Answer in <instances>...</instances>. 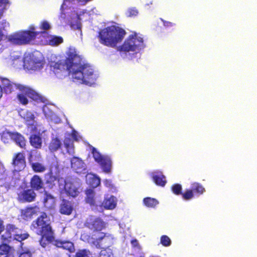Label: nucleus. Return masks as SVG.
<instances>
[{
    "mask_svg": "<svg viewBox=\"0 0 257 257\" xmlns=\"http://www.w3.org/2000/svg\"><path fill=\"white\" fill-rule=\"evenodd\" d=\"M181 195L183 199L185 200H189L194 197V194L191 189L186 190L184 193L182 192Z\"/></svg>",
    "mask_w": 257,
    "mask_h": 257,
    "instance_id": "obj_34",
    "label": "nucleus"
},
{
    "mask_svg": "<svg viewBox=\"0 0 257 257\" xmlns=\"http://www.w3.org/2000/svg\"><path fill=\"white\" fill-rule=\"evenodd\" d=\"M66 54L65 59L50 62L51 70L55 75L62 79L71 74L74 82L89 85L94 83L96 76L93 68L82 62V56L77 49L70 47Z\"/></svg>",
    "mask_w": 257,
    "mask_h": 257,
    "instance_id": "obj_1",
    "label": "nucleus"
},
{
    "mask_svg": "<svg viewBox=\"0 0 257 257\" xmlns=\"http://www.w3.org/2000/svg\"><path fill=\"white\" fill-rule=\"evenodd\" d=\"M5 134H3V135L2 136V139H3V140H4V139H5ZM4 142H5V140H4Z\"/></svg>",
    "mask_w": 257,
    "mask_h": 257,
    "instance_id": "obj_53",
    "label": "nucleus"
},
{
    "mask_svg": "<svg viewBox=\"0 0 257 257\" xmlns=\"http://www.w3.org/2000/svg\"><path fill=\"white\" fill-rule=\"evenodd\" d=\"M49 42L52 45H59L63 42V39L60 36H53L49 40Z\"/></svg>",
    "mask_w": 257,
    "mask_h": 257,
    "instance_id": "obj_36",
    "label": "nucleus"
},
{
    "mask_svg": "<svg viewBox=\"0 0 257 257\" xmlns=\"http://www.w3.org/2000/svg\"><path fill=\"white\" fill-rule=\"evenodd\" d=\"M91 153L95 161L97 162L103 172L105 173H109L111 169V160L107 156L101 155L95 148L91 147Z\"/></svg>",
    "mask_w": 257,
    "mask_h": 257,
    "instance_id": "obj_9",
    "label": "nucleus"
},
{
    "mask_svg": "<svg viewBox=\"0 0 257 257\" xmlns=\"http://www.w3.org/2000/svg\"><path fill=\"white\" fill-rule=\"evenodd\" d=\"M50 28L49 24L47 21H43L41 25V29L43 30H48Z\"/></svg>",
    "mask_w": 257,
    "mask_h": 257,
    "instance_id": "obj_41",
    "label": "nucleus"
},
{
    "mask_svg": "<svg viewBox=\"0 0 257 257\" xmlns=\"http://www.w3.org/2000/svg\"><path fill=\"white\" fill-rule=\"evenodd\" d=\"M3 36H4V34L3 33L2 30L0 29V41H1L2 40Z\"/></svg>",
    "mask_w": 257,
    "mask_h": 257,
    "instance_id": "obj_52",
    "label": "nucleus"
},
{
    "mask_svg": "<svg viewBox=\"0 0 257 257\" xmlns=\"http://www.w3.org/2000/svg\"><path fill=\"white\" fill-rule=\"evenodd\" d=\"M71 136H72V137L73 138L74 140L78 141L77 134V132L73 130L72 131V134H71Z\"/></svg>",
    "mask_w": 257,
    "mask_h": 257,
    "instance_id": "obj_47",
    "label": "nucleus"
},
{
    "mask_svg": "<svg viewBox=\"0 0 257 257\" xmlns=\"http://www.w3.org/2000/svg\"><path fill=\"white\" fill-rule=\"evenodd\" d=\"M5 230L4 221L0 218V234Z\"/></svg>",
    "mask_w": 257,
    "mask_h": 257,
    "instance_id": "obj_46",
    "label": "nucleus"
},
{
    "mask_svg": "<svg viewBox=\"0 0 257 257\" xmlns=\"http://www.w3.org/2000/svg\"><path fill=\"white\" fill-rule=\"evenodd\" d=\"M143 203L148 208H155L159 204V201L155 198L148 197L144 198Z\"/></svg>",
    "mask_w": 257,
    "mask_h": 257,
    "instance_id": "obj_28",
    "label": "nucleus"
},
{
    "mask_svg": "<svg viewBox=\"0 0 257 257\" xmlns=\"http://www.w3.org/2000/svg\"><path fill=\"white\" fill-rule=\"evenodd\" d=\"M61 142L58 138H53L49 145V149L51 152H56L61 148Z\"/></svg>",
    "mask_w": 257,
    "mask_h": 257,
    "instance_id": "obj_24",
    "label": "nucleus"
},
{
    "mask_svg": "<svg viewBox=\"0 0 257 257\" xmlns=\"http://www.w3.org/2000/svg\"><path fill=\"white\" fill-rule=\"evenodd\" d=\"M10 138L22 149H25L26 145V140L25 137L20 133L18 132H8L6 133Z\"/></svg>",
    "mask_w": 257,
    "mask_h": 257,
    "instance_id": "obj_13",
    "label": "nucleus"
},
{
    "mask_svg": "<svg viewBox=\"0 0 257 257\" xmlns=\"http://www.w3.org/2000/svg\"><path fill=\"white\" fill-rule=\"evenodd\" d=\"M35 119V115L32 113H27L26 120L27 121H33Z\"/></svg>",
    "mask_w": 257,
    "mask_h": 257,
    "instance_id": "obj_43",
    "label": "nucleus"
},
{
    "mask_svg": "<svg viewBox=\"0 0 257 257\" xmlns=\"http://www.w3.org/2000/svg\"><path fill=\"white\" fill-rule=\"evenodd\" d=\"M90 236L89 234L85 233L81 235V239L84 241H88V239L90 238Z\"/></svg>",
    "mask_w": 257,
    "mask_h": 257,
    "instance_id": "obj_44",
    "label": "nucleus"
},
{
    "mask_svg": "<svg viewBox=\"0 0 257 257\" xmlns=\"http://www.w3.org/2000/svg\"><path fill=\"white\" fill-rule=\"evenodd\" d=\"M8 2V0H0V7L6 5Z\"/></svg>",
    "mask_w": 257,
    "mask_h": 257,
    "instance_id": "obj_48",
    "label": "nucleus"
},
{
    "mask_svg": "<svg viewBox=\"0 0 257 257\" xmlns=\"http://www.w3.org/2000/svg\"><path fill=\"white\" fill-rule=\"evenodd\" d=\"M138 14V11L136 8H129L126 12V16L128 17H135Z\"/></svg>",
    "mask_w": 257,
    "mask_h": 257,
    "instance_id": "obj_37",
    "label": "nucleus"
},
{
    "mask_svg": "<svg viewBox=\"0 0 257 257\" xmlns=\"http://www.w3.org/2000/svg\"><path fill=\"white\" fill-rule=\"evenodd\" d=\"M64 190L68 196L75 197L78 195L79 191L78 188L71 182H68L65 184Z\"/></svg>",
    "mask_w": 257,
    "mask_h": 257,
    "instance_id": "obj_19",
    "label": "nucleus"
},
{
    "mask_svg": "<svg viewBox=\"0 0 257 257\" xmlns=\"http://www.w3.org/2000/svg\"><path fill=\"white\" fill-rule=\"evenodd\" d=\"M31 188L35 190L39 191L44 188V183L42 178L38 175H34L30 181Z\"/></svg>",
    "mask_w": 257,
    "mask_h": 257,
    "instance_id": "obj_14",
    "label": "nucleus"
},
{
    "mask_svg": "<svg viewBox=\"0 0 257 257\" xmlns=\"http://www.w3.org/2000/svg\"><path fill=\"white\" fill-rule=\"evenodd\" d=\"M4 257H15L14 252L5 255Z\"/></svg>",
    "mask_w": 257,
    "mask_h": 257,
    "instance_id": "obj_50",
    "label": "nucleus"
},
{
    "mask_svg": "<svg viewBox=\"0 0 257 257\" xmlns=\"http://www.w3.org/2000/svg\"><path fill=\"white\" fill-rule=\"evenodd\" d=\"M131 244L133 247H140L138 241L136 239H134L131 240Z\"/></svg>",
    "mask_w": 257,
    "mask_h": 257,
    "instance_id": "obj_45",
    "label": "nucleus"
},
{
    "mask_svg": "<svg viewBox=\"0 0 257 257\" xmlns=\"http://www.w3.org/2000/svg\"><path fill=\"white\" fill-rule=\"evenodd\" d=\"M57 179V176L54 174L51 166L48 172L45 174V183L48 185H54Z\"/></svg>",
    "mask_w": 257,
    "mask_h": 257,
    "instance_id": "obj_22",
    "label": "nucleus"
},
{
    "mask_svg": "<svg viewBox=\"0 0 257 257\" xmlns=\"http://www.w3.org/2000/svg\"><path fill=\"white\" fill-rule=\"evenodd\" d=\"M32 225L36 230L37 234L41 236L39 241L42 247H45L48 243H52L56 247L62 248L70 253L75 251L74 245L72 241L55 239L54 231L46 213L42 212L41 215L33 221Z\"/></svg>",
    "mask_w": 257,
    "mask_h": 257,
    "instance_id": "obj_2",
    "label": "nucleus"
},
{
    "mask_svg": "<svg viewBox=\"0 0 257 257\" xmlns=\"http://www.w3.org/2000/svg\"><path fill=\"white\" fill-rule=\"evenodd\" d=\"M24 67L32 70H38L43 67L44 63L42 60L38 58L34 55H29L24 58Z\"/></svg>",
    "mask_w": 257,
    "mask_h": 257,
    "instance_id": "obj_11",
    "label": "nucleus"
},
{
    "mask_svg": "<svg viewBox=\"0 0 257 257\" xmlns=\"http://www.w3.org/2000/svg\"><path fill=\"white\" fill-rule=\"evenodd\" d=\"M152 178L153 181L158 186L164 187L167 183L165 176L162 172L157 173V174L152 175Z\"/></svg>",
    "mask_w": 257,
    "mask_h": 257,
    "instance_id": "obj_20",
    "label": "nucleus"
},
{
    "mask_svg": "<svg viewBox=\"0 0 257 257\" xmlns=\"http://www.w3.org/2000/svg\"><path fill=\"white\" fill-rule=\"evenodd\" d=\"M160 243L164 246H169L171 245V240L167 235H163L161 236Z\"/></svg>",
    "mask_w": 257,
    "mask_h": 257,
    "instance_id": "obj_35",
    "label": "nucleus"
},
{
    "mask_svg": "<svg viewBox=\"0 0 257 257\" xmlns=\"http://www.w3.org/2000/svg\"><path fill=\"white\" fill-rule=\"evenodd\" d=\"M31 165L33 171L36 173H42L46 170L43 165L38 162L33 163Z\"/></svg>",
    "mask_w": 257,
    "mask_h": 257,
    "instance_id": "obj_30",
    "label": "nucleus"
},
{
    "mask_svg": "<svg viewBox=\"0 0 257 257\" xmlns=\"http://www.w3.org/2000/svg\"><path fill=\"white\" fill-rule=\"evenodd\" d=\"M71 165L72 169L76 172H80V169L84 168V163L81 159L74 157L71 160Z\"/></svg>",
    "mask_w": 257,
    "mask_h": 257,
    "instance_id": "obj_21",
    "label": "nucleus"
},
{
    "mask_svg": "<svg viewBox=\"0 0 257 257\" xmlns=\"http://www.w3.org/2000/svg\"><path fill=\"white\" fill-rule=\"evenodd\" d=\"M73 206L70 201L63 199L60 205L59 212L64 215H70L73 211Z\"/></svg>",
    "mask_w": 257,
    "mask_h": 257,
    "instance_id": "obj_16",
    "label": "nucleus"
},
{
    "mask_svg": "<svg viewBox=\"0 0 257 257\" xmlns=\"http://www.w3.org/2000/svg\"><path fill=\"white\" fill-rule=\"evenodd\" d=\"M191 189L192 190L193 194L200 195L202 194L205 189L203 186L198 182H194L191 184Z\"/></svg>",
    "mask_w": 257,
    "mask_h": 257,
    "instance_id": "obj_26",
    "label": "nucleus"
},
{
    "mask_svg": "<svg viewBox=\"0 0 257 257\" xmlns=\"http://www.w3.org/2000/svg\"><path fill=\"white\" fill-rule=\"evenodd\" d=\"M4 92L3 86L0 85V98L2 97L3 92Z\"/></svg>",
    "mask_w": 257,
    "mask_h": 257,
    "instance_id": "obj_49",
    "label": "nucleus"
},
{
    "mask_svg": "<svg viewBox=\"0 0 257 257\" xmlns=\"http://www.w3.org/2000/svg\"><path fill=\"white\" fill-rule=\"evenodd\" d=\"M39 34V32L33 31H21L9 36L8 40L13 44L25 45L34 41Z\"/></svg>",
    "mask_w": 257,
    "mask_h": 257,
    "instance_id": "obj_7",
    "label": "nucleus"
},
{
    "mask_svg": "<svg viewBox=\"0 0 257 257\" xmlns=\"http://www.w3.org/2000/svg\"><path fill=\"white\" fill-rule=\"evenodd\" d=\"M8 243L3 242L0 244V255H6L14 252Z\"/></svg>",
    "mask_w": 257,
    "mask_h": 257,
    "instance_id": "obj_29",
    "label": "nucleus"
},
{
    "mask_svg": "<svg viewBox=\"0 0 257 257\" xmlns=\"http://www.w3.org/2000/svg\"><path fill=\"white\" fill-rule=\"evenodd\" d=\"M38 209L39 207L36 206L27 207L24 209L21 210V216L26 220L31 218L34 215L37 214V210Z\"/></svg>",
    "mask_w": 257,
    "mask_h": 257,
    "instance_id": "obj_17",
    "label": "nucleus"
},
{
    "mask_svg": "<svg viewBox=\"0 0 257 257\" xmlns=\"http://www.w3.org/2000/svg\"><path fill=\"white\" fill-rule=\"evenodd\" d=\"M85 201L91 206L95 205V192L91 189H88L85 191Z\"/></svg>",
    "mask_w": 257,
    "mask_h": 257,
    "instance_id": "obj_23",
    "label": "nucleus"
},
{
    "mask_svg": "<svg viewBox=\"0 0 257 257\" xmlns=\"http://www.w3.org/2000/svg\"><path fill=\"white\" fill-rule=\"evenodd\" d=\"M104 185L110 189H113L114 188V186L113 184L112 181L110 179H105L104 181Z\"/></svg>",
    "mask_w": 257,
    "mask_h": 257,
    "instance_id": "obj_39",
    "label": "nucleus"
},
{
    "mask_svg": "<svg viewBox=\"0 0 257 257\" xmlns=\"http://www.w3.org/2000/svg\"><path fill=\"white\" fill-rule=\"evenodd\" d=\"M45 197L43 199V204L45 207L51 209H53L56 204L55 198L50 194L45 193Z\"/></svg>",
    "mask_w": 257,
    "mask_h": 257,
    "instance_id": "obj_18",
    "label": "nucleus"
},
{
    "mask_svg": "<svg viewBox=\"0 0 257 257\" xmlns=\"http://www.w3.org/2000/svg\"><path fill=\"white\" fill-rule=\"evenodd\" d=\"M29 142L33 148L36 149H41L43 143L42 135L40 133L31 135L29 137Z\"/></svg>",
    "mask_w": 257,
    "mask_h": 257,
    "instance_id": "obj_15",
    "label": "nucleus"
},
{
    "mask_svg": "<svg viewBox=\"0 0 257 257\" xmlns=\"http://www.w3.org/2000/svg\"><path fill=\"white\" fill-rule=\"evenodd\" d=\"M171 189L172 192L176 195H180L182 193V187L181 185L180 184L176 183L173 184L171 186Z\"/></svg>",
    "mask_w": 257,
    "mask_h": 257,
    "instance_id": "obj_32",
    "label": "nucleus"
},
{
    "mask_svg": "<svg viewBox=\"0 0 257 257\" xmlns=\"http://www.w3.org/2000/svg\"><path fill=\"white\" fill-rule=\"evenodd\" d=\"M12 172L14 174L23 171L26 167V160L24 152L15 153L11 162Z\"/></svg>",
    "mask_w": 257,
    "mask_h": 257,
    "instance_id": "obj_10",
    "label": "nucleus"
},
{
    "mask_svg": "<svg viewBox=\"0 0 257 257\" xmlns=\"http://www.w3.org/2000/svg\"><path fill=\"white\" fill-rule=\"evenodd\" d=\"M103 204L106 209H114L116 205L115 198L113 196H111L108 198H105L103 201Z\"/></svg>",
    "mask_w": 257,
    "mask_h": 257,
    "instance_id": "obj_25",
    "label": "nucleus"
},
{
    "mask_svg": "<svg viewBox=\"0 0 257 257\" xmlns=\"http://www.w3.org/2000/svg\"><path fill=\"white\" fill-rule=\"evenodd\" d=\"M19 257H32V254L30 250H27L21 252Z\"/></svg>",
    "mask_w": 257,
    "mask_h": 257,
    "instance_id": "obj_40",
    "label": "nucleus"
},
{
    "mask_svg": "<svg viewBox=\"0 0 257 257\" xmlns=\"http://www.w3.org/2000/svg\"><path fill=\"white\" fill-rule=\"evenodd\" d=\"M84 226L93 232L98 233V237L92 241L96 248H101L103 246H109L112 243V237L111 235L101 232L106 228V223L101 218L91 215L85 220Z\"/></svg>",
    "mask_w": 257,
    "mask_h": 257,
    "instance_id": "obj_4",
    "label": "nucleus"
},
{
    "mask_svg": "<svg viewBox=\"0 0 257 257\" xmlns=\"http://www.w3.org/2000/svg\"><path fill=\"white\" fill-rule=\"evenodd\" d=\"M91 254L89 250L83 249L78 250L75 253V257H88V255Z\"/></svg>",
    "mask_w": 257,
    "mask_h": 257,
    "instance_id": "obj_33",
    "label": "nucleus"
},
{
    "mask_svg": "<svg viewBox=\"0 0 257 257\" xmlns=\"http://www.w3.org/2000/svg\"><path fill=\"white\" fill-rule=\"evenodd\" d=\"M144 47L143 38L137 34L130 35L120 47V50L124 52L136 51Z\"/></svg>",
    "mask_w": 257,
    "mask_h": 257,
    "instance_id": "obj_8",
    "label": "nucleus"
},
{
    "mask_svg": "<svg viewBox=\"0 0 257 257\" xmlns=\"http://www.w3.org/2000/svg\"><path fill=\"white\" fill-rule=\"evenodd\" d=\"M29 236L30 235L27 232L23 233L15 225L10 223L6 225L5 231L1 236V238L3 242L10 243L12 240H15L20 242L22 245L24 243L22 241Z\"/></svg>",
    "mask_w": 257,
    "mask_h": 257,
    "instance_id": "obj_6",
    "label": "nucleus"
},
{
    "mask_svg": "<svg viewBox=\"0 0 257 257\" xmlns=\"http://www.w3.org/2000/svg\"><path fill=\"white\" fill-rule=\"evenodd\" d=\"M2 15V11L1 9H0V18L1 17Z\"/></svg>",
    "mask_w": 257,
    "mask_h": 257,
    "instance_id": "obj_54",
    "label": "nucleus"
},
{
    "mask_svg": "<svg viewBox=\"0 0 257 257\" xmlns=\"http://www.w3.org/2000/svg\"><path fill=\"white\" fill-rule=\"evenodd\" d=\"M4 92L10 94L18 89L20 92L17 95V99L20 104L27 105L28 98L37 102H44V98L32 87L21 84L15 83L6 78H1Z\"/></svg>",
    "mask_w": 257,
    "mask_h": 257,
    "instance_id": "obj_3",
    "label": "nucleus"
},
{
    "mask_svg": "<svg viewBox=\"0 0 257 257\" xmlns=\"http://www.w3.org/2000/svg\"><path fill=\"white\" fill-rule=\"evenodd\" d=\"M100 184V180L98 177H93L92 178V183H91V185L95 188L98 186Z\"/></svg>",
    "mask_w": 257,
    "mask_h": 257,
    "instance_id": "obj_38",
    "label": "nucleus"
},
{
    "mask_svg": "<svg viewBox=\"0 0 257 257\" xmlns=\"http://www.w3.org/2000/svg\"><path fill=\"white\" fill-rule=\"evenodd\" d=\"M98 257H114V254L111 249L106 247L101 250Z\"/></svg>",
    "mask_w": 257,
    "mask_h": 257,
    "instance_id": "obj_31",
    "label": "nucleus"
},
{
    "mask_svg": "<svg viewBox=\"0 0 257 257\" xmlns=\"http://www.w3.org/2000/svg\"><path fill=\"white\" fill-rule=\"evenodd\" d=\"M64 147L67 153L69 155H73L74 153L73 142L70 138H65L64 141Z\"/></svg>",
    "mask_w": 257,
    "mask_h": 257,
    "instance_id": "obj_27",
    "label": "nucleus"
},
{
    "mask_svg": "<svg viewBox=\"0 0 257 257\" xmlns=\"http://www.w3.org/2000/svg\"><path fill=\"white\" fill-rule=\"evenodd\" d=\"M125 34L126 32L123 29L113 25L100 30L98 37L101 44L114 48L117 43L122 41Z\"/></svg>",
    "mask_w": 257,
    "mask_h": 257,
    "instance_id": "obj_5",
    "label": "nucleus"
},
{
    "mask_svg": "<svg viewBox=\"0 0 257 257\" xmlns=\"http://www.w3.org/2000/svg\"><path fill=\"white\" fill-rule=\"evenodd\" d=\"M161 21L163 23L164 26L166 27H172L175 25V24L172 22L167 21L161 19Z\"/></svg>",
    "mask_w": 257,
    "mask_h": 257,
    "instance_id": "obj_42",
    "label": "nucleus"
},
{
    "mask_svg": "<svg viewBox=\"0 0 257 257\" xmlns=\"http://www.w3.org/2000/svg\"><path fill=\"white\" fill-rule=\"evenodd\" d=\"M4 165L1 162H0V172L3 171L4 169Z\"/></svg>",
    "mask_w": 257,
    "mask_h": 257,
    "instance_id": "obj_51",
    "label": "nucleus"
},
{
    "mask_svg": "<svg viewBox=\"0 0 257 257\" xmlns=\"http://www.w3.org/2000/svg\"><path fill=\"white\" fill-rule=\"evenodd\" d=\"M36 193L32 188L24 190L18 194L17 200L22 203L32 202L35 200Z\"/></svg>",
    "mask_w": 257,
    "mask_h": 257,
    "instance_id": "obj_12",
    "label": "nucleus"
}]
</instances>
